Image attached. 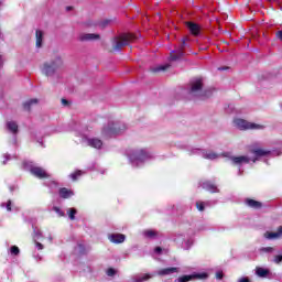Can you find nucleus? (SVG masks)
<instances>
[{
	"instance_id": "nucleus-14",
	"label": "nucleus",
	"mask_w": 282,
	"mask_h": 282,
	"mask_svg": "<svg viewBox=\"0 0 282 282\" xmlns=\"http://www.w3.org/2000/svg\"><path fill=\"white\" fill-rule=\"evenodd\" d=\"M100 34L96 33H82L78 36V41H82V43H87L89 41H99Z\"/></svg>"
},
{
	"instance_id": "nucleus-29",
	"label": "nucleus",
	"mask_w": 282,
	"mask_h": 282,
	"mask_svg": "<svg viewBox=\"0 0 282 282\" xmlns=\"http://www.w3.org/2000/svg\"><path fill=\"white\" fill-rule=\"evenodd\" d=\"M260 254H272V252H274V248L273 247H261L259 249Z\"/></svg>"
},
{
	"instance_id": "nucleus-19",
	"label": "nucleus",
	"mask_w": 282,
	"mask_h": 282,
	"mask_svg": "<svg viewBox=\"0 0 282 282\" xmlns=\"http://www.w3.org/2000/svg\"><path fill=\"white\" fill-rule=\"evenodd\" d=\"M187 28L191 34H193L194 36H199V32H202V28L199 26V24L195 22H187Z\"/></svg>"
},
{
	"instance_id": "nucleus-25",
	"label": "nucleus",
	"mask_w": 282,
	"mask_h": 282,
	"mask_svg": "<svg viewBox=\"0 0 282 282\" xmlns=\"http://www.w3.org/2000/svg\"><path fill=\"white\" fill-rule=\"evenodd\" d=\"M74 192L63 187L59 189V197H63V199H69V197H73Z\"/></svg>"
},
{
	"instance_id": "nucleus-1",
	"label": "nucleus",
	"mask_w": 282,
	"mask_h": 282,
	"mask_svg": "<svg viewBox=\"0 0 282 282\" xmlns=\"http://www.w3.org/2000/svg\"><path fill=\"white\" fill-rule=\"evenodd\" d=\"M251 153L254 155L252 159L248 155L235 156L231 155L230 152H225L223 158H228L234 166L239 167L238 175H242L243 171H241V166H243V164H250V162H257L260 158H270V155H272V151L263 148H253L251 149Z\"/></svg>"
},
{
	"instance_id": "nucleus-46",
	"label": "nucleus",
	"mask_w": 282,
	"mask_h": 282,
	"mask_svg": "<svg viewBox=\"0 0 282 282\" xmlns=\"http://www.w3.org/2000/svg\"><path fill=\"white\" fill-rule=\"evenodd\" d=\"M198 230H206V227L203 226Z\"/></svg>"
},
{
	"instance_id": "nucleus-37",
	"label": "nucleus",
	"mask_w": 282,
	"mask_h": 282,
	"mask_svg": "<svg viewBox=\"0 0 282 282\" xmlns=\"http://www.w3.org/2000/svg\"><path fill=\"white\" fill-rule=\"evenodd\" d=\"M282 262V256L281 254H278V256H275L274 257V259H273V263H281Z\"/></svg>"
},
{
	"instance_id": "nucleus-9",
	"label": "nucleus",
	"mask_w": 282,
	"mask_h": 282,
	"mask_svg": "<svg viewBox=\"0 0 282 282\" xmlns=\"http://www.w3.org/2000/svg\"><path fill=\"white\" fill-rule=\"evenodd\" d=\"M77 135H79L80 142L82 144H84L85 147H90L91 149H97L100 150L102 149V140H100L99 138H89L87 137L86 133H77Z\"/></svg>"
},
{
	"instance_id": "nucleus-4",
	"label": "nucleus",
	"mask_w": 282,
	"mask_h": 282,
	"mask_svg": "<svg viewBox=\"0 0 282 282\" xmlns=\"http://www.w3.org/2000/svg\"><path fill=\"white\" fill-rule=\"evenodd\" d=\"M153 154L150 153L147 149H134L128 151V159L132 166H142L144 162L151 160Z\"/></svg>"
},
{
	"instance_id": "nucleus-2",
	"label": "nucleus",
	"mask_w": 282,
	"mask_h": 282,
	"mask_svg": "<svg viewBox=\"0 0 282 282\" xmlns=\"http://www.w3.org/2000/svg\"><path fill=\"white\" fill-rule=\"evenodd\" d=\"M63 67H65L63 56H61V54H54L51 59L42 63L40 72L43 76H46V78H53V76H56Z\"/></svg>"
},
{
	"instance_id": "nucleus-7",
	"label": "nucleus",
	"mask_w": 282,
	"mask_h": 282,
	"mask_svg": "<svg viewBox=\"0 0 282 282\" xmlns=\"http://www.w3.org/2000/svg\"><path fill=\"white\" fill-rule=\"evenodd\" d=\"M189 96H192V98H204V96H208V93L204 90V82H202L200 78L191 82Z\"/></svg>"
},
{
	"instance_id": "nucleus-30",
	"label": "nucleus",
	"mask_w": 282,
	"mask_h": 282,
	"mask_svg": "<svg viewBox=\"0 0 282 282\" xmlns=\"http://www.w3.org/2000/svg\"><path fill=\"white\" fill-rule=\"evenodd\" d=\"M66 213H67L70 221H74V219H76V213H77L76 208H68L66 210Z\"/></svg>"
},
{
	"instance_id": "nucleus-22",
	"label": "nucleus",
	"mask_w": 282,
	"mask_h": 282,
	"mask_svg": "<svg viewBox=\"0 0 282 282\" xmlns=\"http://www.w3.org/2000/svg\"><path fill=\"white\" fill-rule=\"evenodd\" d=\"M256 274H257V276H259L260 279H268V276H270V270H269V269H265V268L258 267V268L256 269Z\"/></svg>"
},
{
	"instance_id": "nucleus-34",
	"label": "nucleus",
	"mask_w": 282,
	"mask_h": 282,
	"mask_svg": "<svg viewBox=\"0 0 282 282\" xmlns=\"http://www.w3.org/2000/svg\"><path fill=\"white\" fill-rule=\"evenodd\" d=\"M10 252H11V254H13L14 257H17V256L20 254L21 250L19 249V247L12 246V247L10 248Z\"/></svg>"
},
{
	"instance_id": "nucleus-28",
	"label": "nucleus",
	"mask_w": 282,
	"mask_h": 282,
	"mask_svg": "<svg viewBox=\"0 0 282 282\" xmlns=\"http://www.w3.org/2000/svg\"><path fill=\"white\" fill-rule=\"evenodd\" d=\"M143 237L145 239H155V237H158V231L153 230V229H148L143 231Z\"/></svg>"
},
{
	"instance_id": "nucleus-15",
	"label": "nucleus",
	"mask_w": 282,
	"mask_h": 282,
	"mask_svg": "<svg viewBox=\"0 0 282 282\" xmlns=\"http://www.w3.org/2000/svg\"><path fill=\"white\" fill-rule=\"evenodd\" d=\"M177 272H180V268L170 267V268H165V269H160L159 271H156V274L159 276H169V275L175 274Z\"/></svg>"
},
{
	"instance_id": "nucleus-27",
	"label": "nucleus",
	"mask_w": 282,
	"mask_h": 282,
	"mask_svg": "<svg viewBox=\"0 0 282 282\" xmlns=\"http://www.w3.org/2000/svg\"><path fill=\"white\" fill-rule=\"evenodd\" d=\"M34 105H39V99H30L24 102L23 107L25 111H30Z\"/></svg>"
},
{
	"instance_id": "nucleus-24",
	"label": "nucleus",
	"mask_w": 282,
	"mask_h": 282,
	"mask_svg": "<svg viewBox=\"0 0 282 282\" xmlns=\"http://www.w3.org/2000/svg\"><path fill=\"white\" fill-rule=\"evenodd\" d=\"M35 45L36 47H43V31L41 30L35 32Z\"/></svg>"
},
{
	"instance_id": "nucleus-17",
	"label": "nucleus",
	"mask_w": 282,
	"mask_h": 282,
	"mask_svg": "<svg viewBox=\"0 0 282 282\" xmlns=\"http://www.w3.org/2000/svg\"><path fill=\"white\" fill-rule=\"evenodd\" d=\"M108 239L111 243H124L127 236L123 234H111L108 236Z\"/></svg>"
},
{
	"instance_id": "nucleus-35",
	"label": "nucleus",
	"mask_w": 282,
	"mask_h": 282,
	"mask_svg": "<svg viewBox=\"0 0 282 282\" xmlns=\"http://www.w3.org/2000/svg\"><path fill=\"white\" fill-rule=\"evenodd\" d=\"M53 210H54V213H56V215L58 216V217H65V212H63V210H61V207H53Z\"/></svg>"
},
{
	"instance_id": "nucleus-32",
	"label": "nucleus",
	"mask_w": 282,
	"mask_h": 282,
	"mask_svg": "<svg viewBox=\"0 0 282 282\" xmlns=\"http://www.w3.org/2000/svg\"><path fill=\"white\" fill-rule=\"evenodd\" d=\"M206 206H208V203H204V202L196 203L197 210H199L200 213H204Z\"/></svg>"
},
{
	"instance_id": "nucleus-36",
	"label": "nucleus",
	"mask_w": 282,
	"mask_h": 282,
	"mask_svg": "<svg viewBox=\"0 0 282 282\" xmlns=\"http://www.w3.org/2000/svg\"><path fill=\"white\" fill-rule=\"evenodd\" d=\"M106 273H107V276H116V270L115 269L110 268L106 271Z\"/></svg>"
},
{
	"instance_id": "nucleus-39",
	"label": "nucleus",
	"mask_w": 282,
	"mask_h": 282,
	"mask_svg": "<svg viewBox=\"0 0 282 282\" xmlns=\"http://www.w3.org/2000/svg\"><path fill=\"white\" fill-rule=\"evenodd\" d=\"M238 282H250V279L247 276H242V278L238 279Z\"/></svg>"
},
{
	"instance_id": "nucleus-6",
	"label": "nucleus",
	"mask_w": 282,
	"mask_h": 282,
	"mask_svg": "<svg viewBox=\"0 0 282 282\" xmlns=\"http://www.w3.org/2000/svg\"><path fill=\"white\" fill-rule=\"evenodd\" d=\"M234 127L240 131H263L265 129V124L249 122L241 118L234 119Z\"/></svg>"
},
{
	"instance_id": "nucleus-12",
	"label": "nucleus",
	"mask_w": 282,
	"mask_h": 282,
	"mask_svg": "<svg viewBox=\"0 0 282 282\" xmlns=\"http://www.w3.org/2000/svg\"><path fill=\"white\" fill-rule=\"evenodd\" d=\"M194 279L204 281V280L208 279V273L202 272V273H193L189 275H183V276H180L178 279H176L175 282H189V281H193Z\"/></svg>"
},
{
	"instance_id": "nucleus-18",
	"label": "nucleus",
	"mask_w": 282,
	"mask_h": 282,
	"mask_svg": "<svg viewBox=\"0 0 282 282\" xmlns=\"http://www.w3.org/2000/svg\"><path fill=\"white\" fill-rule=\"evenodd\" d=\"M282 237V227H279L276 231H267L264 234V239L274 240L281 239Z\"/></svg>"
},
{
	"instance_id": "nucleus-21",
	"label": "nucleus",
	"mask_w": 282,
	"mask_h": 282,
	"mask_svg": "<svg viewBox=\"0 0 282 282\" xmlns=\"http://www.w3.org/2000/svg\"><path fill=\"white\" fill-rule=\"evenodd\" d=\"M6 127L10 133L17 135L19 133V124L15 121H7Z\"/></svg>"
},
{
	"instance_id": "nucleus-42",
	"label": "nucleus",
	"mask_w": 282,
	"mask_h": 282,
	"mask_svg": "<svg viewBox=\"0 0 282 282\" xmlns=\"http://www.w3.org/2000/svg\"><path fill=\"white\" fill-rule=\"evenodd\" d=\"M154 252H155V254H161L162 253V248L161 247H156L154 249Z\"/></svg>"
},
{
	"instance_id": "nucleus-31",
	"label": "nucleus",
	"mask_w": 282,
	"mask_h": 282,
	"mask_svg": "<svg viewBox=\"0 0 282 282\" xmlns=\"http://www.w3.org/2000/svg\"><path fill=\"white\" fill-rule=\"evenodd\" d=\"M169 65H160V66H155L152 67V72L158 73V72H166V69H169Z\"/></svg>"
},
{
	"instance_id": "nucleus-38",
	"label": "nucleus",
	"mask_w": 282,
	"mask_h": 282,
	"mask_svg": "<svg viewBox=\"0 0 282 282\" xmlns=\"http://www.w3.org/2000/svg\"><path fill=\"white\" fill-rule=\"evenodd\" d=\"M216 279H218V281H221L224 279V272L221 271L216 272Z\"/></svg>"
},
{
	"instance_id": "nucleus-43",
	"label": "nucleus",
	"mask_w": 282,
	"mask_h": 282,
	"mask_svg": "<svg viewBox=\"0 0 282 282\" xmlns=\"http://www.w3.org/2000/svg\"><path fill=\"white\" fill-rule=\"evenodd\" d=\"M62 105L64 107H67V105H69V101H67V99H62Z\"/></svg>"
},
{
	"instance_id": "nucleus-8",
	"label": "nucleus",
	"mask_w": 282,
	"mask_h": 282,
	"mask_svg": "<svg viewBox=\"0 0 282 282\" xmlns=\"http://www.w3.org/2000/svg\"><path fill=\"white\" fill-rule=\"evenodd\" d=\"M188 235H195V231H191L187 234H177L174 238L175 243H177V246H181L183 250H191V248H193V243H195L193 237H189Z\"/></svg>"
},
{
	"instance_id": "nucleus-41",
	"label": "nucleus",
	"mask_w": 282,
	"mask_h": 282,
	"mask_svg": "<svg viewBox=\"0 0 282 282\" xmlns=\"http://www.w3.org/2000/svg\"><path fill=\"white\" fill-rule=\"evenodd\" d=\"M35 247L37 248V250H43V243L41 242H35Z\"/></svg>"
},
{
	"instance_id": "nucleus-45",
	"label": "nucleus",
	"mask_w": 282,
	"mask_h": 282,
	"mask_svg": "<svg viewBox=\"0 0 282 282\" xmlns=\"http://www.w3.org/2000/svg\"><path fill=\"white\" fill-rule=\"evenodd\" d=\"M36 237H41V231L35 232Z\"/></svg>"
},
{
	"instance_id": "nucleus-48",
	"label": "nucleus",
	"mask_w": 282,
	"mask_h": 282,
	"mask_svg": "<svg viewBox=\"0 0 282 282\" xmlns=\"http://www.w3.org/2000/svg\"><path fill=\"white\" fill-rule=\"evenodd\" d=\"M268 1H276V0H268Z\"/></svg>"
},
{
	"instance_id": "nucleus-44",
	"label": "nucleus",
	"mask_w": 282,
	"mask_h": 282,
	"mask_svg": "<svg viewBox=\"0 0 282 282\" xmlns=\"http://www.w3.org/2000/svg\"><path fill=\"white\" fill-rule=\"evenodd\" d=\"M226 69H228V67H219V68H218L219 72H224V70H226Z\"/></svg>"
},
{
	"instance_id": "nucleus-20",
	"label": "nucleus",
	"mask_w": 282,
	"mask_h": 282,
	"mask_svg": "<svg viewBox=\"0 0 282 282\" xmlns=\"http://www.w3.org/2000/svg\"><path fill=\"white\" fill-rule=\"evenodd\" d=\"M200 186L202 188H204L205 191H208L209 193H219V189L217 188V186L210 183L209 181L203 182Z\"/></svg>"
},
{
	"instance_id": "nucleus-10",
	"label": "nucleus",
	"mask_w": 282,
	"mask_h": 282,
	"mask_svg": "<svg viewBox=\"0 0 282 282\" xmlns=\"http://www.w3.org/2000/svg\"><path fill=\"white\" fill-rule=\"evenodd\" d=\"M24 167L26 171H30L31 175L37 177L39 180H45V177H50V174L43 167L35 166L32 162H25Z\"/></svg>"
},
{
	"instance_id": "nucleus-23",
	"label": "nucleus",
	"mask_w": 282,
	"mask_h": 282,
	"mask_svg": "<svg viewBox=\"0 0 282 282\" xmlns=\"http://www.w3.org/2000/svg\"><path fill=\"white\" fill-rule=\"evenodd\" d=\"M149 279H153V275L147 273L143 275H135L131 279V282H144V281H149Z\"/></svg>"
},
{
	"instance_id": "nucleus-47",
	"label": "nucleus",
	"mask_w": 282,
	"mask_h": 282,
	"mask_svg": "<svg viewBox=\"0 0 282 282\" xmlns=\"http://www.w3.org/2000/svg\"><path fill=\"white\" fill-rule=\"evenodd\" d=\"M67 10H72V7H67Z\"/></svg>"
},
{
	"instance_id": "nucleus-5",
	"label": "nucleus",
	"mask_w": 282,
	"mask_h": 282,
	"mask_svg": "<svg viewBox=\"0 0 282 282\" xmlns=\"http://www.w3.org/2000/svg\"><path fill=\"white\" fill-rule=\"evenodd\" d=\"M133 41H138V34L133 33H123L112 41V48L115 52H120L122 47L129 45V43H133Z\"/></svg>"
},
{
	"instance_id": "nucleus-13",
	"label": "nucleus",
	"mask_w": 282,
	"mask_h": 282,
	"mask_svg": "<svg viewBox=\"0 0 282 282\" xmlns=\"http://www.w3.org/2000/svg\"><path fill=\"white\" fill-rule=\"evenodd\" d=\"M184 47H186V40L182 41V44L177 51H172L170 55V61H180L184 56Z\"/></svg>"
},
{
	"instance_id": "nucleus-3",
	"label": "nucleus",
	"mask_w": 282,
	"mask_h": 282,
	"mask_svg": "<svg viewBox=\"0 0 282 282\" xmlns=\"http://www.w3.org/2000/svg\"><path fill=\"white\" fill-rule=\"evenodd\" d=\"M127 131V124L120 121H109L101 129V137L105 140H109V138H116V135H120Z\"/></svg>"
},
{
	"instance_id": "nucleus-26",
	"label": "nucleus",
	"mask_w": 282,
	"mask_h": 282,
	"mask_svg": "<svg viewBox=\"0 0 282 282\" xmlns=\"http://www.w3.org/2000/svg\"><path fill=\"white\" fill-rule=\"evenodd\" d=\"M0 206L1 208H7L8 213H12V210H19V208L12 204V200H8L7 203H1Z\"/></svg>"
},
{
	"instance_id": "nucleus-40",
	"label": "nucleus",
	"mask_w": 282,
	"mask_h": 282,
	"mask_svg": "<svg viewBox=\"0 0 282 282\" xmlns=\"http://www.w3.org/2000/svg\"><path fill=\"white\" fill-rule=\"evenodd\" d=\"M4 160H3V164H8V160H10V154H4L3 155Z\"/></svg>"
},
{
	"instance_id": "nucleus-16",
	"label": "nucleus",
	"mask_w": 282,
	"mask_h": 282,
	"mask_svg": "<svg viewBox=\"0 0 282 282\" xmlns=\"http://www.w3.org/2000/svg\"><path fill=\"white\" fill-rule=\"evenodd\" d=\"M245 204H246V206H248L249 208H253L254 210H259V209L263 208V204L261 202L252 199V198H246Z\"/></svg>"
},
{
	"instance_id": "nucleus-11",
	"label": "nucleus",
	"mask_w": 282,
	"mask_h": 282,
	"mask_svg": "<svg viewBox=\"0 0 282 282\" xmlns=\"http://www.w3.org/2000/svg\"><path fill=\"white\" fill-rule=\"evenodd\" d=\"M189 155H200V158H204V160H217L220 158V155L215 153L214 151L202 150V149H197V148L191 149Z\"/></svg>"
},
{
	"instance_id": "nucleus-33",
	"label": "nucleus",
	"mask_w": 282,
	"mask_h": 282,
	"mask_svg": "<svg viewBox=\"0 0 282 282\" xmlns=\"http://www.w3.org/2000/svg\"><path fill=\"white\" fill-rule=\"evenodd\" d=\"M80 175H83V171H76L74 173H72L69 175L70 180H73V182H76V180H78V177H80Z\"/></svg>"
}]
</instances>
